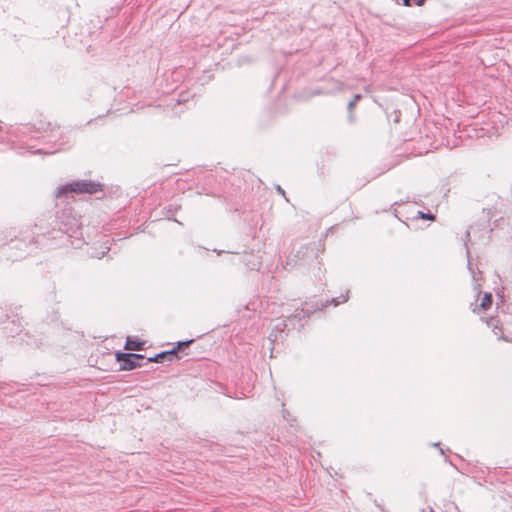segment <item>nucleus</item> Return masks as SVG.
I'll return each mask as SVG.
<instances>
[{"mask_svg":"<svg viewBox=\"0 0 512 512\" xmlns=\"http://www.w3.org/2000/svg\"><path fill=\"white\" fill-rule=\"evenodd\" d=\"M500 339L504 340V341H507V342H512V338H509V337H506L504 335H501L500 336Z\"/></svg>","mask_w":512,"mask_h":512,"instance_id":"20","label":"nucleus"},{"mask_svg":"<svg viewBox=\"0 0 512 512\" xmlns=\"http://www.w3.org/2000/svg\"><path fill=\"white\" fill-rule=\"evenodd\" d=\"M166 352H169L171 353L169 355V363L175 361V360H179L180 359V356H179V351L176 350V346H174L172 349L170 350H166Z\"/></svg>","mask_w":512,"mask_h":512,"instance_id":"15","label":"nucleus"},{"mask_svg":"<svg viewBox=\"0 0 512 512\" xmlns=\"http://www.w3.org/2000/svg\"><path fill=\"white\" fill-rule=\"evenodd\" d=\"M170 354L171 353H169V352L162 351V352L156 354L153 357L147 358V361L145 362V364L151 363V362H155V363H165V362H168L169 363V355Z\"/></svg>","mask_w":512,"mask_h":512,"instance_id":"11","label":"nucleus"},{"mask_svg":"<svg viewBox=\"0 0 512 512\" xmlns=\"http://www.w3.org/2000/svg\"><path fill=\"white\" fill-rule=\"evenodd\" d=\"M145 342L136 337L128 336L125 341L124 349L129 351H141L144 349Z\"/></svg>","mask_w":512,"mask_h":512,"instance_id":"7","label":"nucleus"},{"mask_svg":"<svg viewBox=\"0 0 512 512\" xmlns=\"http://www.w3.org/2000/svg\"><path fill=\"white\" fill-rule=\"evenodd\" d=\"M292 321H297V318H292V315H290L289 317H287V319L280 320L275 325L274 328L278 332H284L288 328V322H292Z\"/></svg>","mask_w":512,"mask_h":512,"instance_id":"12","label":"nucleus"},{"mask_svg":"<svg viewBox=\"0 0 512 512\" xmlns=\"http://www.w3.org/2000/svg\"><path fill=\"white\" fill-rule=\"evenodd\" d=\"M276 190L279 194H281L282 196L286 197V193H285V190L280 186V185H277L276 186Z\"/></svg>","mask_w":512,"mask_h":512,"instance_id":"19","label":"nucleus"},{"mask_svg":"<svg viewBox=\"0 0 512 512\" xmlns=\"http://www.w3.org/2000/svg\"><path fill=\"white\" fill-rule=\"evenodd\" d=\"M425 1H426V0H417V1H416V5H417V6H422V5H424Z\"/></svg>","mask_w":512,"mask_h":512,"instance_id":"21","label":"nucleus"},{"mask_svg":"<svg viewBox=\"0 0 512 512\" xmlns=\"http://www.w3.org/2000/svg\"><path fill=\"white\" fill-rule=\"evenodd\" d=\"M415 218H417V219H425V220H434L435 219V215L432 214L431 212L418 211L417 216Z\"/></svg>","mask_w":512,"mask_h":512,"instance_id":"14","label":"nucleus"},{"mask_svg":"<svg viewBox=\"0 0 512 512\" xmlns=\"http://www.w3.org/2000/svg\"><path fill=\"white\" fill-rule=\"evenodd\" d=\"M242 262L247 266L249 270L258 271L261 268L260 258L253 253H244Z\"/></svg>","mask_w":512,"mask_h":512,"instance_id":"6","label":"nucleus"},{"mask_svg":"<svg viewBox=\"0 0 512 512\" xmlns=\"http://www.w3.org/2000/svg\"><path fill=\"white\" fill-rule=\"evenodd\" d=\"M194 342V339L186 340V341H178L176 343V350L179 352L184 351L186 348H188L192 343Z\"/></svg>","mask_w":512,"mask_h":512,"instance_id":"13","label":"nucleus"},{"mask_svg":"<svg viewBox=\"0 0 512 512\" xmlns=\"http://www.w3.org/2000/svg\"><path fill=\"white\" fill-rule=\"evenodd\" d=\"M48 129H51V123H49V122H47V123L40 122L39 126L37 127V130H41V131H47Z\"/></svg>","mask_w":512,"mask_h":512,"instance_id":"17","label":"nucleus"},{"mask_svg":"<svg viewBox=\"0 0 512 512\" xmlns=\"http://www.w3.org/2000/svg\"><path fill=\"white\" fill-rule=\"evenodd\" d=\"M493 303V297L490 292H487L483 295L481 303L472 308L474 313H479L480 311H487L491 308Z\"/></svg>","mask_w":512,"mask_h":512,"instance_id":"8","label":"nucleus"},{"mask_svg":"<svg viewBox=\"0 0 512 512\" xmlns=\"http://www.w3.org/2000/svg\"><path fill=\"white\" fill-rule=\"evenodd\" d=\"M104 195V185L93 180H77L61 185L55 192L56 198L68 197L69 195L97 194Z\"/></svg>","mask_w":512,"mask_h":512,"instance_id":"1","label":"nucleus"},{"mask_svg":"<svg viewBox=\"0 0 512 512\" xmlns=\"http://www.w3.org/2000/svg\"><path fill=\"white\" fill-rule=\"evenodd\" d=\"M58 232L61 233L62 237L66 236V239L76 238L78 239L81 235V224L78 219L72 215H66L63 211L61 215H57Z\"/></svg>","mask_w":512,"mask_h":512,"instance_id":"3","label":"nucleus"},{"mask_svg":"<svg viewBox=\"0 0 512 512\" xmlns=\"http://www.w3.org/2000/svg\"><path fill=\"white\" fill-rule=\"evenodd\" d=\"M362 97L363 96L361 94H355L353 99L351 101H349V103L347 105L348 120L350 123H354L356 120V117L354 114V109H355V106L357 105V103L362 99Z\"/></svg>","mask_w":512,"mask_h":512,"instance_id":"10","label":"nucleus"},{"mask_svg":"<svg viewBox=\"0 0 512 512\" xmlns=\"http://www.w3.org/2000/svg\"><path fill=\"white\" fill-rule=\"evenodd\" d=\"M167 210V218L172 219V216L175 215L177 211V207H174L173 205H169L165 208Z\"/></svg>","mask_w":512,"mask_h":512,"instance_id":"16","label":"nucleus"},{"mask_svg":"<svg viewBox=\"0 0 512 512\" xmlns=\"http://www.w3.org/2000/svg\"><path fill=\"white\" fill-rule=\"evenodd\" d=\"M417 0H402V3L404 6H412L413 4L416 5Z\"/></svg>","mask_w":512,"mask_h":512,"instance_id":"18","label":"nucleus"},{"mask_svg":"<svg viewBox=\"0 0 512 512\" xmlns=\"http://www.w3.org/2000/svg\"><path fill=\"white\" fill-rule=\"evenodd\" d=\"M147 360V358L143 355V358H135L136 362H142L143 360Z\"/></svg>","mask_w":512,"mask_h":512,"instance_id":"22","label":"nucleus"},{"mask_svg":"<svg viewBox=\"0 0 512 512\" xmlns=\"http://www.w3.org/2000/svg\"><path fill=\"white\" fill-rule=\"evenodd\" d=\"M470 229H468L465 233V242H464V245L466 247V254H467V258H468V269L472 275V279L473 281L475 282V285H474V290L476 291V294L477 296H480L481 294V285L478 283V281L480 280L481 278V275H482V272L480 270L476 269L473 267V264L471 262V254H470V250H469V247H468V241H470Z\"/></svg>","mask_w":512,"mask_h":512,"instance_id":"5","label":"nucleus"},{"mask_svg":"<svg viewBox=\"0 0 512 512\" xmlns=\"http://www.w3.org/2000/svg\"><path fill=\"white\" fill-rule=\"evenodd\" d=\"M486 324L493 329V332L496 336L500 338L502 334V323L499 319L496 317H488V318H482Z\"/></svg>","mask_w":512,"mask_h":512,"instance_id":"9","label":"nucleus"},{"mask_svg":"<svg viewBox=\"0 0 512 512\" xmlns=\"http://www.w3.org/2000/svg\"><path fill=\"white\" fill-rule=\"evenodd\" d=\"M283 416H284V418H286V416H288V412L285 409L283 410Z\"/></svg>","mask_w":512,"mask_h":512,"instance_id":"24","label":"nucleus"},{"mask_svg":"<svg viewBox=\"0 0 512 512\" xmlns=\"http://www.w3.org/2000/svg\"><path fill=\"white\" fill-rule=\"evenodd\" d=\"M135 358H143V355L120 351L115 353V359L120 365L119 371H131L144 365L143 362H136Z\"/></svg>","mask_w":512,"mask_h":512,"instance_id":"4","label":"nucleus"},{"mask_svg":"<svg viewBox=\"0 0 512 512\" xmlns=\"http://www.w3.org/2000/svg\"><path fill=\"white\" fill-rule=\"evenodd\" d=\"M283 416H284V418H286V416H288V412L285 409L283 410Z\"/></svg>","mask_w":512,"mask_h":512,"instance_id":"25","label":"nucleus"},{"mask_svg":"<svg viewBox=\"0 0 512 512\" xmlns=\"http://www.w3.org/2000/svg\"><path fill=\"white\" fill-rule=\"evenodd\" d=\"M213 447H214V449H215V450H221V446H220V445H218V444H214V446H213Z\"/></svg>","mask_w":512,"mask_h":512,"instance_id":"23","label":"nucleus"},{"mask_svg":"<svg viewBox=\"0 0 512 512\" xmlns=\"http://www.w3.org/2000/svg\"><path fill=\"white\" fill-rule=\"evenodd\" d=\"M348 294L349 291H347L345 295L342 294L340 297L332 298L331 300L304 302L300 308L295 309L292 314V318H297V321L300 322L303 319L310 317V315L316 311L326 308L329 304L338 306L340 303L348 301Z\"/></svg>","mask_w":512,"mask_h":512,"instance_id":"2","label":"nucleus"}]
</instances>
